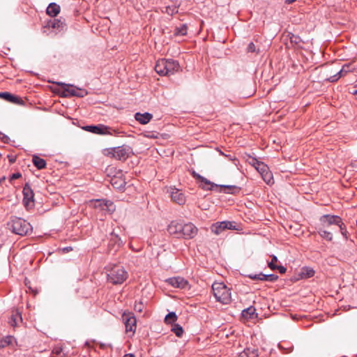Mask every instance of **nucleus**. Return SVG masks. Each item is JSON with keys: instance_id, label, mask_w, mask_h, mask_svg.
<instances>
[{"instance_id": "15", "label": "nucleus", "mask_w": 357, "mask_h": 357, "mask_svg": "<svg viewBox=\"0 0 357 357\" xmlns=\"http://www.w3.org/2000/svg\"><path fill=\"white\" fill-rule=\"evenodd\" d=\"M166 282L172 287L178 289H185L188 284V282L180 276L169 278L166 280Z\"/></svg>"}, {"instance_id": "39", "label": "nucleus", "mask_w": 357, "mask_h": 357, "mask_svg": "<svg viewBox=\"0 0 357 357\" xmlns=\"http://www.w3.org/2000/svg\"><path fill=\"white\" fill-rule=\"evenodd\" d=\"M144 136L150 139H157L158 138L159 133L155 131H146L144 133Z\"/></svg>"}, {"instance_id": "51", "label": "nucleus", "mask_w": 357, "mask_h": 357, "mask_svg": "<svg viewBox=\"0 0 357 357\" xmlns=\"http://www.w3.org/2000/svg\"><path fill=\"white\" fill-rule=\"evenodd\" d=\"M341 234L343 236V237L345 238V239H347L348 238V236H347V231L346 230L345 231H342L340 232Z\"/></svg>"}, {"instance_id": "47", "label": "nucleus", "mask_w": 357, "mask_h": 357, "mask_svg": "<svg viewBox=\"0 0 357 357\" xmlns=\"http://www.w3.org/2000/svg\"><path fill=\"white\" fill-rule=\"evenodd\" d=\"M275 270H278L281 274H284L287 271V268L283 266H276Z\"/></svg>"}, {"instance_id": "35", "label": "nucleus", "mask_w": 357, "mask_h": 357, "mask_svg": "<svg viewBox=\"0 0 357 357\" xmlns=\"http://www.w3.org/2000/svg\"><path fill=\"white\" fill-rule=\"evenodd\" d=\"M261 176H262L264 181L267 184L270 185L273 183V176H272L271 174H270L268 171L266 172L264 174H263V173H261Z\"/></svg>"}, {"instance_id": "7", "label": "nucleus", "mask_w": 357, "mask_h": 357, "mask_svg": "<svg viewBox=\"0 0 357 357\" xmlns=\"http://www.w3.org/2000/svg\"><path fill=\"white\" fill-rule=\"evenodd\" d=\"M211 231L216 235H220L226 229L238 230L236 223L234 221H222L212 225Z\"/></svg>"}, {"instance_id": "10", "label": "nucleus", "mask_w": 357, "mask_h": 357, "mask_svg": "<svg viewBox=\"0 0 357 357\" xmlns=\"http://www.w3.org/2000/svg\"><path fill=\"white\" fill-rule=\"evenodd\" d=\"M122 320L125 324L126 331L134 333L136 331V319L131 312H123L122 314Z\"/></svg>"}, {"instance_id": "41", "label": "nucleus", "mask_w": 357, "mask_h": 357, "mask_svg": "<svg viewBox=\"0 0 357 357\" xmlns=\"http://www.w3.org/2000/svg\"><path fill=\"white\" fill-rule=\"evenodd\" d=\"M278 261V258L276 256L273 255L272 257V260L271 261L268 262V267L271 269V270H275V266L277 265L275 264V263Z\"/></svg>"}, {"instance_id": "26", "label": "nucleus", "mask_w": 357, "mask_h": 357, "mask_svg": "<svg viewBox=\"0 0 357 357\" xmlns=\"http://www.w3.org/2000/svg\"><path fill=\"white\" fill-rule=\"evenodd\" d=\"M188 33V26L185 24L176 26L174 29L175 36H185Z\"/></svg>"}, {"instance_id": "19", "label": "nucleus", "mask_w": 357, "mask_h": 357, "mask_svg": "<svg viewBox=\"0 0 357 357\" xmlns=\"http://www.w3.org/2000/svg\"><path fill=\"white\" fill-rule=\"evenodd\" d=\"M111 185L114 188L119 190H123L125 189L126 182L124 178L121 176H113L110 181Z\"/></svg>"}, {"instance_id": "53", "label": "nucleus", "mask_w": 357, "mask_h": 357, "mask_svg": "<svg viewBox=\"0 0 357 357\" xmlns=\"http://www.w3.org/2000/svg\"><path fill=\"white\" fill-rule=\"evenodd\" d=\"M82 129L89 132V125L84 126V127H82Z\"/></svg>"}, {"instance_id": "23", "label": "nucleus", "mask_w": 357, "mask_h": 357, "mask_svg": "<svg viewBox=\"0 0 357 357\" xmlns=\"http://www.w3.org/2000/svg\"><path fill=\"white\" fill-rule=\"evenodd\" d=\"M32 162L38 169H43L46 167V161L39 156L33 155L32 158Z\"/></svg>"}, {"instance_id": "13", "label": "nucleus", "mask_w": 357, "mask_h": 357, "mask_svg": "<svg viewBox=\"0 0 357 357\" xmlns=\"http://www.w3.org/2000/svg\"><path fill=\"white\" fill-rule=\"evenodd\" d=\"M341 218L338 215L325 214L320 217L319 221L322 227H328L331 225L340 223Z\"/></svg>"}, {"instance_id": "45", "label": "nucleus", "mask_w": 357, "mask_h": 357, "mask_svg": "<svg viewBox=\"0 0 357 357\" xmlns=\"http://www.w3.org/2000/svg\"><path fill=\"white\" fill-rule=\"evenodd\" d=\"M337 226L339 227L340 228V231L342 232V231H345L347 230L346 229V225H344V223L343 222L342 218L340 219V223L339 224H337Z\"/></svg>"}, {"instance_id": "4", "label": "nucleus", "mask_w": 357, "mask_h": 357, "mask_svg": "<svg viewBox=\"0 0 357 357\" xmlns=\"http://www.w3.org/2000/svg\"><path fill=\"white\" fill-rule=\"evenodd\" d=\"M212 290L217 301L224 305L231 301L230 289L223 282H214Z\"/></svg>"}, {"instance_id": "14", "label": "nucleus", "mask_w": 357, "mask_h": 357, "mask_svg": "<svg viewBox=\"0 0 357 357\" xmlns=\"http://www.w3.org/2000/svg\"><path fill=\"white\" fill-rule=\"evenodd\" d=\"M354 68H351V63H346L344 64L341 70H340L336 74H335L333 76H331L326 79L327 81L330 82H337L340 77L345 76L348 73L351 72L354 70Z\"/></svg>"}, {"instance_id": "54", "label": "nucleus", "mask_w": 357, "mask_h": 357, "mask_svg": "<svg viewBox=\"0 0 357 357\" xmlns=\"http://www.w3.org/2000/svg\"><path fill=\"white\" fill-rule=\"evenodd\" d=\"M123 357H135L132 354H126Z\"/></svg>"}, {"instance_id": "37", "label": "nucleus", "mask_w": 357, "mask_h": 357, "mask_svg": "<svg viewBox=\"0 0 357 357\" xmlns=\"http://www.w3.org/2000/svg\"><path fill=\"white\" fill-rule=\"evenodd\" d=\"M243 354L248 356V357H257L258 356V351L257 349H247L244 351Z\"/></svg>"}, {"instance_id": "6", "label": "nucleus", "mask_w": 357, "mask_h": 357, "mask_svg": "<svg viewBox=\"0 0 357 357\" xmlns=\"http://www.w3.org/2000/svg\"><path fill=\"white\" fill-rule=\"evenodd\" d=\"M91 207L103 213H112L115 210L114 203L104 199H91Z\"/></svg>"}, {"instance_id": "27", "label": "nucleus", "mask_w": 357, "mask_h": 357, "mask_svg": "<svg viewBox=\"0 0 357 357\" xmlns=\"http://www.w3.org/2000/svg\"><path fill=\"white\" fill-rule=\"evenodd\" d=\"M220 188H224V192L226 193L236 194L239 192L241 188L236 185H220Z\"/></svg>"}, {"instance_id": "40", "label": "nucleus", "mask_w": 357, "mask_h": 357, "mask_svg": "<svg viewBox=\"0 0 357 357\" xmlns=\"http://www.w3.org/2000/svg\"><path fill=\"white\" fill-rule=\"evenodd\" d=\"M261 275H263V273H259L258 274H249L248 275V277L253 280L263 281V277H261Z\"/></svg>"}, {"instance_id": "5", "label": "nucleus", "mask_w": 357, "mask_h": 357, "mask_svg": "<svg viewBox=\"0 0 357 357\" xmlns=\"http://www.w3.org/2000/svg\"><path fill=\"white\" fill-rule=\"evenodd\" d=\"M128 276V272L123 266L115 265L107 273V280L114 284H122Z\"/></svg>"}, {"instance_id": "3", "label": "nucleus", "mask_w": 357, "mask_h": 357, "mask_svg": "<svg viewBox=\"0 0 357 357\" xmlns=\"http://www.w3.org/2000/svg\"><path fill=\"white\" fill-rule=\"evenodd\" d=\"M8 226L14 234L20 236L27 235L32 231V227L29 222L17 217L12 218L8 223Z\"/></svg>"}, {"instance_id": "34", "label": "nucleus", "mask_w": 357, "mask_h": 357, "mask_svg": "<svg viewBox=\"0 0 357 357\" xmlns=\"http://www.w3.org/2000/svg\"><path fill=\"white\" fill-rule=\"evenodd\" d=\"M263 277V281L274 282L278 279V276L275 274H264L261 275Z\"/></svg>"}, {"instance_id": "43", "label": "nucleus", "mask_w": 357, "mask_h": 357, "mask_svg": "<svg viewBox=\"0 0 357 357\" xmlns=\"http://www.w3.org/2000/svg\"><path fill=\"white\" fill-rule=\"evenodd\" d=\"M134 309L137 312H142L144 309V304L142 302L136 303L134 306Z\"/></svg>"}, {"instance_id": "46", "label": "nucleus", "mask_w": 357, "mask_h": 357, "mask_svg": "<svg viewBox=\"0 0 357 357\" xmlns=\"http://www.w3.org/2000/svg\"><path fill=\"white\" fill-rule=\"evenodd\" d=\"M219 153L220 155L225 156L228 158L229 160L234 161L236 160V158L230 154H225L223 152H222L220 150H219Z\"/></svg>"}, {"instance_id": "2", "label": "nucleus", "mask_w": 357, "mask_h": 357, "mask_svg": "<svg viewBox=\"0 0 357 357\" xmlns=\"http://www.w3.org/2000/svg\"><path fill=\"white\" fill-rule=\"evenodd\" d=\"M102 153L104 155L111 158L125 161L133 154V151L129 145L123 144L117 147L104 149Z\"/></svg>"}, {"instance_id": "36", "label": "nucleus", "mask_w": 357, "mask_h": 357, "mask_svg": "<svg viewBox=\"0 0 357 357\" xmlns=\"http://www.w3.org/2000/svg\"><path fill=\"white\" fill-rule=\"evenodd\" d=\"M166 13L170 15H173L175 13H178V8L175 6H168L165 7Z\"/></svg>"}, {"instance_id": "22", "label": "nucleus", "mask_w": 357, "mask_h": 357, "mask_svg": "<svg viewBox=\"0 0 357 357\" xmlns=\"http://www.w3.org/2000/svg\"><path fill=\"white\" fill-rule=\"evenodd\" d=\"M60 12V6L56 3H51L47 8L46 13L50 17L56 16Z\"/></svg>"}, {"instance_id": "20", "label": "nucleus", "mask_w": 357, "mask_h": 357, "mask_svg": "<svg viewBox=\"0 0 357 357\" xmlns=\"http://www.w3.org/2000/svg\"><path fill=\"white\" fill-rule=\"evenodd\" d=\"M153 118V115L149 112H144L143 114L137 112L135 115V119L141 124L148 123Z\"/></svg>"}, {"instance_id": "29", "label": "nucleus", "mask_w": 357, "mask_h": 357, "mask_svg": "<svg viewBox=\"0 0 357 357\" xmlns=\"http://www.w3.org/2000/svg\"><path fill=\"white\" fill-rule=\"evenodd\" d=\"M255 311L256 309L255 307L250 306L242 311V315L246 318H252V316L255 313Z\"/></svg>"}, {"instance_id": "48", "label": "nucleus", "mask_w": 357, "mask_h": 357, "mask_svg": "<svg viewBox=\"0 0 357 357\" xmlns=\"http://www.w3.org/2000/svg\"><path fill=\"white\" fill-rule=\"evenodd\" d=\"M22 176V174L20 172L13 174L10 177V181H13L15 179H17Z\"/></svg>"}, {"instance_id": "33", "label": "nucleus", "mask_w": 357, "mask_h": 357, "mask_svg": "<svg viewBox=\"0 0 357 357\" xmlns=\"http://www.w3.org/2000/svg\"><path fill=\"white\" fill-rule=\"evenodd\" d=\"M17 319H19L20 321L22 320L20 314L17 312L15 314H13L11 316V318H10V321H9V324H10V326H17Z\"/></svg>"}, {"instance_id": "56", "label": "nucleus", "mask_w": 357, "mask_h": 357, "mask_svg": "<svg viewBox=\"0 0 357 357\" xmlns=\"http://www.w3.org/2000/svg\"><path fill=\"white\" fill-rule=\"evenodd\" d=\"M85 345H86V346H89V341H86V342H85Z\"/></svg>"}, {"instance_id": "52", "label": "nucleus", "mask_w": 357, "mask_h": 357, "mask_svg": "<svg viewBox=\"0 0 357 357\" xmlns=\"http://www.w3.org/2000/svg\"><path fill=\"white\" fill-rule=\"evenodd\" d=\"M297 39H298V38L293 36L291 38V41L298 43V41L297 40Z\"/></svg>"}, {"instance_id": "57", "label": "nucleus", "mask_w": 357, "mask_h": 357, "mask_svg": "<svg viewBox=\"0 0 357 357\" xmlns=\"http://www.w3.org/2000/svg\"><path fill=\"white\" fill-rule=\"evenodd\" d=\"M116 238H117V241H121V238H119L118 237V236H116Z\"/></svg>"}, {"instance_id": "59", "label": "nucleus", "mask_w": 357, "mask_h": 357, "mask_svg": "<svg viewBox=\"0 0 357 357\" xmlns=\"http://www.w3.org/2000/svg\"><path fill=\"white\" fill-rule=\"evenodd\" d=\"M14 160H13V158H10V162H13Z\"/></svg>"}, {"instance_id": "44", "label": "nucleus", "mask_w": 357, "mask_h": 357, "mask_svg": "<svg viewBox=\"0 0 357 357\" xmlns=\"http://www.w3.org/2000/svg\"><path fill=\"white\" fill-rule=\"evenodd\" d=\"M259 167L257 168V170L261 174L263 173V174H265L266 172H267V167L266 165H264L263 163L261 164V165H259Z\"/></svg>"}, {"instance_id": "17", "label": "nucleus", "mask_w": 357, "mask_h": 357, "mask_svg": "<svg viewBox=\"0 0 357 357\" xmlns=\"http://www.w3.org/2000/svg\"><path fill=\"white\" fill-rule=\"evenodd\" d=\"M182 223L176 220L172 221L167 227V231L177 237H181L182 234Z\"/></svg>"}, {"instance_id": "18", "label": "nucleus", "mask_w": 357, "mask_h": 357, "mask_svg": "<svg viewBox=\"0 0 357 357\" xmlns=\"http://www.w3.org/2000/svg\"><path fill=\"white\" fill-rule=\"evenodd\" d=\"M170 195L172 200L175 203L179 205H183L185 204V197L178 189L171 188Z\"/></svg>"}, {"instance_id": "31", "label": "nucleus", "mask_w": 357, "mask_h": 357, "mask_svg": "<svg viewBox=\"0 0 357 357\" xmlns=\"http://www.w3.org/2000/svg\"><path fill=\"white\" fill-rule=\"evenodd\" d=\"M14 337L8 335L2 339L0 342V347H6L12 344Z\"/></svg>"}, {"instance_id": "50", "label": "nucleus", "mask_w": 357, "mask_h": 357, "mask_svg": "<svg viewBox=\"0 0 357 357\" xmlns=\"http://www.w3.org/2000/svg\"><path fill=\"white\" fill-rule=\"evenodd\" d=\"M1 140L4 143H8V140H9V137L8 136H6V135L2 134Z\"/></svg>"}, {"instance_id": "55", "label": "nucleus", "mask_w": 357, "mask_h": 357, "mask_svg": "<svg viewBox=\"0 0 357 357\" xmlns=\"http://www.w3.org/2000/svg\"><path fill=\"white\" fill-rule=\"evenodd\" d=\"M296 0H286V3H293L294 1H295Z\"/></svg>"}, {"instance_id": "1", "label": "nucleus", "mask_w": 357, "mask_h": 357, "mask_svg": "<svg viewBox=\"0 0 357 357\" xmlns=\"http://www.w3.org/2000/svg\"><path fill=\"white\" fill-rule=\"evenodd\" d=\"M180 65L176 60L162 59L157 61L155 66V72L161 76H169L178 72Z\"/></svg>"}, {"instance_id": "60", "label": "nucleus", "mask_w": 357, "mask_h": 357, "mask_svg": "<svg viewBox=\"0 0 357 357\" xmlns=\"http://www.w3.org/2000/svg\"><path fill=\"white\" fill-rule=\"evenodd\" d=\"M354 94H357V90L354 91Z\"/></svg>"}, {"instance_id": "21", "label": "nucleus", "mask_w": 357, "mask_h": 357, "mask_svg": "<svg viewBox=\"0 0 357 357\" xmlns=\"http://www.w3.org/2000/svg\"><path fill=\"white\" fill-rule=\"evenodd\" d=\"M314 273L315 272L313 268L308 266H304L301 269L298 275L301 279H307L313 277Z\"/></svg>"}, {"instance_id": "9", "label": "nucleus", "mask_w": 357, "mask_h": 357, "mask_svg": "<svg viewBox=\"0 0 357 357\" xmlns=\"http://www.w3.org/2000/svg\"><path fill=\"white\" fill-rule=\"evenodd\" d=\"M57 84L61 86L63 89V94L64 96H70L83 97L84 94H86V92L85 91L78 89L73 85L59 82H58Z\"/></svg>"}, {"instance_id": "28", "label": "nucleus", "mask_w": 357, "mask_h": 357, "mask_svg": "<svg viewBox=\"0 0 357 357\" xmlns=\"http://www.w3.org/2000/svg\"><path fill=\"white\" fill-rule=\"evenodd\" d=\"M318 233L321 238L326 239L328 241H331L333 240V234L330 231L320 229L318 231Z\"/></svg>"}, {"instance_id": "11", "label": "nucleus", "mask_w": 357, "mask_h": 357, "mask_svg": "<svg viewBox=\"0 0 357 357\" xmlns=\"http://www.w3.org/2000/svg\"><path fill=\"white\" fill-rule=\"evenodd\" d=\"M91 133L96 135H118L120 133L117 130L111 128L102 124L97 126H91Z\"/></svg>"}, {"instance_id": "58", "label": "nucleus", "mask_w": 357, "mask_h": 357, "mask_svg": "<svg viewBox=\"0 0 357 357\" xmlns=\"http://www.w3.org/2000/svg\"><path fill=\"white\" fill-rule=\"evenodd\" d=\"M14 160H13V158H10V162H13Z\"/></svg>"}, {"instance_id": "25", "label": "nucleus", "mask_w": 357, "mask_h": 357, "mask_svg": "<svg viewBox=\"0 0 357 357\" xmlns=\"http://www.w3.org/2000/svg\"><path fill=\"white\" fill-rule=\"evenodd\" d=\"M193 175L195 177L199 178L202 182L204 183L206 185H208L207 187L206 186L203 187L204 189L211 190H213V188L214 186L217 187L216 185H214L211 181L207 180L206 178L202 176L201 175L196 174L195 172L193 173Z\"/></svg>"}, {"instance_id": "16", "label": "nucleus", "mask_w": 357, "mask_h": 357, "mask_svg": "<svg viewBox=\"0 0 357 357\" xmlns=\"http://www.w3.org/2000/svg\"><path fill=\"white\" fill-rule=\"evenodd\" d=\"M0 98L17 105H24V100L20 96L13 95L9 92H1Z\"/></svg>"}, {"instance_id": "12", "label": "nucleus", "mask_w": 357, "mask_h": 357, "mask_svg": "<svg viewBox=\"0 0 357 357\" xmlns=\"http://www.w3.org/2000/svg\"><path fill=\"white\" fill-rule=\"evenodd\" d=\"M182 234L181 237L190 239L194 238L198 231L197 228L191 222H188L186 224L182 223Z\"/></svg>"}, {"instance_id": "32", "label": "nucleus", "mask_w": 357, "mask_h": 357, "mask_svg": "<svg viewBox=\"0 0 357 357\" xmlns=\"http://www.w3.org/2000/svg\"><path fill=\"white\" fill-rule=\"evenodd\" d=\"M172 331H173L178 337H181L183 333V329L179 324L173 325L172 327Z\"/></svg>"}, {"instance_id": "38", "label": "nucleus", "mask_w": 357, "mask_h": 357, "mask_svg": "<svg viewBox=\"0 0 357 357\" xmlns=\"http://www.w3.org/2000/svg\"><path fill=\"white\" fill-rule=\"evenodd\" d=\"M52 354L58 357H65V354L63 352V349L59 347H54L52 350Z\"/></svg>"}, {"instance_id": "49", "label": "nucleus", "mask_w": 357, "mask_h": 357, "mask_svg": "<svg viewBox=\"0 0 357 357\" xmlns=\"http://www.w3.org/2000/svg\"><path fill=\"white\" fill-rule=\"evenodd\" d=\"M73 250V248L70 246L65 247L62 248V251L63 253H67Z\"/></svg>"}, {"instance_id": "24", "label": "nucleus", "mask_w": 357, "mask_h": 357, "mask_svg": "<svg viewBox=\"0 0 357 357\" xmlns=\"http://www.w3.org/2000/svg\"><path fill=\"white\" fill-rule=\"evenodd\" d=\"M47 26L58 31H61V29H63L64 24L60 20H50L47 22Z\"/></svg>"}, {"instance_id": "30", "label": "nucleus", "mask_w": 357, "mask_h": 357, "mask_svg": "<svg viewBox=\"0 0 357 357\" xmlns=\"http://www.w3.org/2000/svg\"><path fill=\"white\" fill-rule=\"evenodd\" d=\"M177 320V316L175 312H172L167 314L165 318V321L167 324H172Z\"/></svg>"}, {"instance_id": "42", "label": "nucleus", "mask_w": 357, "mask_h": 357, "mask_svg": "<svg viewBox=\"0 0 357 357\" xmlns=\"http://www.w3.org/2000/svg\"><path fill=\"white\" fill-rule=\"evenodd\" d=\"M247 52H257L256 46L252 42H251L248 44V48H247Z\"/></svg>"}, {"instance_id": "8", "label": "nucleus", "mask_w": 357, "mask_h": 357, "mask_svg": "<svg viewBox=\"0 0 357 357\" xmlns=\"http://www.w3.org/2000/svg\"><path fill=\"white\" fill-rule=\"evenodd\" d=\"M22 193H23L22 202H23L24 207L27 210L33 208V206L35 205L34 193H33V190L31 188V185L28 183H25V185L23 188Z\"/></svg>"}]
</instances>
